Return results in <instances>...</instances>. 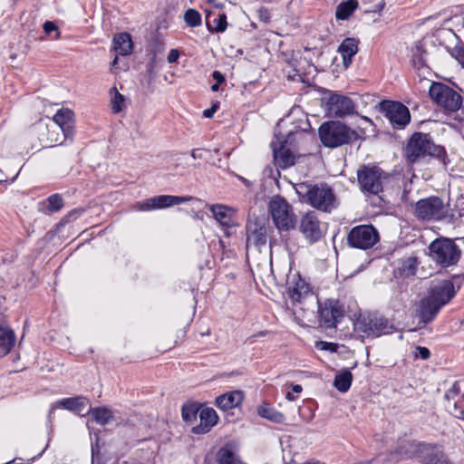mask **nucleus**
<instances>
[{"mask_svg":"<svg viewBox=\"0 0 464 464\" xmlns=\"http://www.w3.org/2000/svg\"><path fill=\"white\" fill-rule=\"evenodd\" d=\"M407 160L415 163L419 160L430 156L439 159L446 166L447 154L442 146L436 145L429 133H413L405 148Z\"/></svg>","mask_w":464,"mask_h":464,"instance_id":"obj_1","label":"nucleus"},{"mask_svg":"<svg viewBox=\"0 0 464 464\" xmlns=\"http://www.w3.org/2000/svg\"><path fill=\"white\" fill-rule=\"evenodd\" d=\"M430 258L439 266L446 268L458 264L461 250L450 238L438 237L428 246Z\"/></svg>","mask_w":464,"mask_h":464,"instance_id":"obj_2","label":"nucleus"},{"mask_svg":"<svg viewBox=\"0 0 464 464\" xmlns=\"http://www.w3.org/2000/svg\"><path fill=\"white\" fill-rule=\"evenodd\" d=\"M319 136L322 143L328 148H337L359 138L355 130L340 121L323 123L319 128Z\"/></svg>","mask_w":464,"mask_h":464,"instance_id":"obj_3","label":"nucleus"},{"mask_svg":"<svg viewBox=\"0 0 464 464\" xmlns=\"http://www.w3.org/2000/svg\"><path fill=\"white\" fill-rule=\"evenodd\" d=\"M354 330L362 338H377L392 334L394 325L378 314H361L354 323Z\"/></svg>","mask_w":464,"mask_h":464,"instance_id":"obj_4","label":"nucleus"},{"mask_svg":"<svg viewBox=\"0 0 464 464\" xmlns=\"http://www.w3.org/2000/svg\"><path fill=\"white\" fill-rule=\"evenodd\" d=\"M268 213L276 227L280 231L294 228L296 218L291 204L282 196H273L268 203Z\"/></svg>","mask_w":464,"mask_h":464,"instance_id":"obj_5","label":"nucleus"},{"mask_svg":"<svg viewBox=\"0 0 464 464\" xmlns=\"http://www.w3.org/2000/svg\"><path fill=\"white\" fill-rule=\"evenodd\" d=\"M299 194L304 193L306 202L312 207L325 212H330L335 208V196L333 189L326 184L321 185H299Z\"/></svg>","mask_w":464,"mask_h":464,"instance_id":"obj_6","label":"nucleus"},{"mask_svg":"<svg viewBox=\"0 0 464 464\" xmlns=\"http://www.w3.org/2000/svg\"><path fill=\"white\" fill-rule=\"evenodd\" d=\"M379 240V232L372 225L355 226L347 235L348 245L362 250L372 248Z\"/></svg>","mask_w":464,"mask_h":464,"instance_id":"obj_7","label":"nucleus"},{"mask_svg":"<svg viewBox=\"0 0 464 464\" xmlns=\"http://www.w3.org/2000/svg\"><path fill=\"white\" fill-rule=\"evenodd\" d=\"M446 208L441 198L429 197L415 203L414 215L423 221H439L446 217Z\"/></svg>","mask_w":464,"mask_h":464,"instance_id":"obj_8","label":"nucleus"},{"mask_svg":"<svg viewBox=\"0 0 464 464\" xmlns=\"http://www.w3.org/2000/svg\"><path fill=\"white\" fill-rule=\"evenodd\" d=\"M429 92L433 101L450 111H457L461 107V95L443 83L432 82Z\"/></svg>","mask_w":464,"mask_h":464,"instance_id":"obj_9","label":"nucleus"},{"mask_svg":"<svg viewBox=\"0 0 464 464\" xmlns=\"http://www.w3.org/2000/svg\"><path fill=\"white\" fill-rule=\"evenodd\" d=\"M357 176L362 190L373 195L382 191L383 182L387 178L384 171L375 166H363L358 169Z\"/></svg>","mask_w":464,"mask_h":464,"instance_id":"obj_10","label":"nucleus"},{"mask_svg":"<svg viewBox=\"0 0 464 464\" xmlns=\"http://www.w3.org/2000/svg\"><path fill=\"white\" fill-rule=\"evenodd\" d=\"M343 314V305L337 300L327 299L324 302H318V321L322 328H335Z\"/></svg>","mask_w":464,"mask_h":464,"instance_id":"obj_11","label":"nucleus"},{"mask_svg":"<svg viewBox=\"0 0 464 464\" xmlns=\"http://www.w3.org/2000/svg\"><path fill=\"white\" fill-rule=\"evenodd\" d=\"M299 231L310 244H314L324 237L325 228L316 213L308 211L300 218Z\"/></svg>","mask_w":464,"mask_h":464,"instance_id":"obj_12","label":"nucleus"},{"mask_svg":"<svg viewBox=\"0 0 464 464\" xmlns=\"http://www.w3.org/2000/svg\"><path fill=\"white\" fill-rule=\"evenodd\" d=\"M325 110L331 117L343 118L353 114L356 106L351 98L332 92L326 100Z\"/></svg>","mask_w":464,"mask_h":464,"instance_id":"obj_13","label":"nucleus"},{"mask_svg":"<svg viewBox=\"0 0 464 464\" xmlns=\"http://www.w3.org/2000/svg\"><path fill=\"white\" fill-rule=\"evenodd\" d=\"M381 106L385 117L389 120L392 127L402 129L410 123V111L402 103L386 101L382 102Z\"/></svg>","mask_w":464,"mask_h":464,"instance_id":"obj_14","label":"nucleus"},{"mask_svg":"<svg viewBox=\"0 0 464 464\" xmlns=\"http://www.w3.org/2000/svg\"><path fill=\"white\" fill-rule=\"evenodd\" d=\"M189 199L190 198L186 197L160 195L147 198L141 202H138L135 208L139 211H151L155 209L169 208L174 205H179L188 201Z\"/></svg>","mask_w":464,"mask_h":464,"instance_id":"obj_15","label":"nucleus"},{"mask_svg":"<svg viewBox=\"0 0 464 464\" xmlns=\"http://www.w3.org/2000/svg\"><path fill=\"white\" fill-rule=\"evenodd\" d=\"M456 295L454 285L450 280L433 282L429 289L428 295L440 307L447 304Z\"/></svg>","mask_w":464,"mask_h":464,"instance_id":"obj_16","label":"nucleus"},{"mask_svg":"<svg viewBox=\"0 0 464 464\" xmlns=\"http://www.w3.org/2000/svg\"><path fill=\"white\" fill-rule=\"evenodd\" d=\"M420 464H451L441 445L425 442L418 459Z\"/></svg>","mask_w":464,"mask_h":464,"instance_id":"obj_17","label":"nucleus"},{"mask_svg":"<svg viewBox=\"0 0 464 464\" xmlns=\"http://www.w3.org/2000/svg\"><path fill=\"white\" fill-rule=\"evenodd\" d=\"M460 388L455 382L445 393V408L454 417L464 420V394L459 397Z\"/></svg>","mask_w":464,"mask_h":464,"instance_id":"obj_18","label":"nucleus"},{"mask_svg":"<svg viewBox=\"0 0 464 464\" xmlns=\"http://www.w3.org/2000/svg\"><path fill=\"white\" fill-rule=\"evenodd\" d=\"M276 140L271 142L276 165L280 169H286L293 166L295 157L292 151L286 148V140L280 139L276 135Z\"/></svg>","mask_w":464,"mask_h":464,"instance_id":"obj_19","label":"nucleus"},{"mask_svg":"<svg viewBox=\"0 0 464 464\" xmlns=\"http://www.w3.org/2000/svg\"><path fill=\"white\" fill-rule=\"evenodd\" d=\"M88 406H90V401L86 397L76 396L64 398L51 405L49 414L51 415L55 409L61 407L65 410L74 411L78 415L85 416L87 415L86 410L88 409Z\"/></svg>","mask_w":464,"mask_h":464,"instance_id":"obj_20","label":"nucleus"},{"mask_svg":"<svg viewBox=\"0 0 464 464\" xmlns=\"http://www.w3.org/2000/svg\"><path fill=\"white\" fill-rule=\"evenodd\" d=\"M268 227L259 222H254L246 227V244L259 250L266 245Z\"/></svg>","mask_w":464,"mask_h":464,"instance_id":"obj_21","label":"nucleus"},{"mask_svg":"<svg viewBox=\"0 0 464 464\" xmlns=\"http://www.w3.org/2000/svg\"><path fill=\"white\" fill-rule=\"evenodd\" d=\"M62 130L64 139H71L74 132L73 112L69 109H61L53 115L52 122Z\"/></svg>","mask_w":464,"mask_h":464,"instance_id":"obj_22","label":"nucleus"},{"mask_svg":"<svg viewBox=\"0 0 464 464\" xmlns=\"http://www.w3.org/2000/svg\"><path fill=\"white\" fill-rule=\"evenodd\" d=\"M209 210L215 220L218 222L221 227L229 228L236 225V210L234 208L222 204H214L209 206Z\"/></svg>","mask_w":464,"mask_h":464,"instance_id":"obj_23","label":"nucleus"},{"mask_svg":"<svg viewBox=\"0 0 464 464\" xmlns=\"http://www.w3.org/2000/svg\"><path fill=\"white\" fill-rule=\"evenodd\" d=\"M287 293L294 302L300 303L310 293L309 285L300 277L299 275H294L287 281Z\"/></svg>","mask_w":464,"mask_h":464,"instance_id":"obj_24","label":"nucleus"},{"mask_svg":"<svg viewBox=\"0 0 464 464\" xmlns=\"http://www.w3.org/2000/svg\"><path fill=\"white\" fill-rule=\"evenodd\" d=\"M426 441L416 440L401 439L398 442L396 453L404 459H419Z\"/></svg>","mask_w":464,"mask_h":464,"instance_id":"obj_25","label":"nucleus"},{"mask_svg":"<svg viewBox=\"0 0 464 464\" xmlns=\"http://www.w3.org/2000/svg\"><path fill=\"white\" fill-rule=\"evenodd\" d=\"M442 307L436 304L429 296L422 298L417 308V316L424 324H430L437 316Z\"/></svg>","mask_w":464,"mask_h":464,"instance_id":"obj_26","label":"nucleus"},{"mask_svg":"<svg viewBox=\"0 0 464 464\" xmlns=\"http://www.w3.org/2000/svg\"><path fill=\"white\" fill-rule=\"evenodd\" d=\"M200 423L192 428L194 434L208 433L218 423V416L214 409L204 408L199 412Z\"/></svg>","mask_w":464,"mask_h":464,"instance_id":"obj_27","label":"nucleus"},{"mask_svg":"<svg viewBox=\"0 0 464 464\" xmlns=\"http://www.w3.org/2000/svg\"><path fill=\"white\" fill-rule=\"evenodd\" d=\"M359 40L356 38L347 37L342 41L338 46V53L343 58V64L348 68L353 63V57L359 51Z\"/></svg>","mask_w":464,"mask_h":464,"instance_id":"obj_28","label":"nucleus"},{"mask_svg":"<svg viewBox=\"0 0 464 464\" xmlns=\"http://www.w3.org/2000/svg\"><path fill=\"white\" fill-rule=\"evenodd\" d=\"M16 343V334L8 325L0 324V358L6 356Z\"/></svg>","mask_w":464,"mask_h":464,"instance_id":"obj_29","label":"nucleus"},{"mask_svg":"<svg viewBox=\"0 0 464 464\" xmlns=\"http://www.w3.org/2000/svg\"><path fill=\"white\" fill-rule=\"evenodd\" d=\"M244 400L243 392L232 391L219 395L216 399V405L222 411H227L239 406Z\"/></svg>","mask_w":464,"mask_h":464,"instance_id":"obj_30","label":"nucleus"},{"mask_svg":"<svg viewBox=\"0 0 464 464\" xmlns=\"http://www.w3.org/2000/svg\"><path fill=\"white\" fill-rule=\"evenodd\" d=\"M113 50L120 55H129L132 53L133 44L131 36L128 33L116 34L112 40Z\"/></svg>","mask_w":464,"mask_h":464,"instance_id":"obj_31","label":"nucleus"},{"mask_svg":"<svg viewBox=\"0 0 464 464\" xmlns=\"http://www.w3.org/2000/svg\"><path fill=\"white\" fill-rule=\"evenodd\" d=\"M45 129L46 137L41 138V140L44 142L46 146L53 147L56 145H62L67 140L63 136L62 130L59 129L57 124H47Z\"/></svg>","mask_w":464,"mask_h":464,"instance_id":"obj_32","label":"nucleus"},{"mask_svg":"<svg viewBox=\"0 0 464 464\" xmlns=\"http://www.w3.org/2000/svg\"><path fill=\"white\" fill-rule=\"evenodd\" d=\"M216 459L218 464H242V461L229 444H226L218 450Z\"/></svg>","mask_w":464,"mask_h":464,"instance_id":"obj_33","label":"nucleus"},{"mask_svg":"<svg viewBox=\"0 0 464 464\" xmlns=\"http://www.w3.org/2000/svg\"><path fill=\"white\" fill-rule=\"evenodd\" d=\"M397 273L401 277H410L415 275L417 269L416 257L410 256L398 260Z\"/></svg>","mask_w":464,"mask_h":464,"instance_id":"obj_34","label":"nucleus"},{"mask_svg":"<svg viewBox=\"0 0 464 464\" xmlns=\"http://www.w3.org/2000/svg\"><path fill=\"white\" fill-rule=\"evenodd\" d=\"M86 413L92 414V419L99 425H106L113 420L112 412L106 407H89Z\"/></svg>","mask_w":464,"mask_h":464,"instance_id":"obj_35","label":"nucleus"},{"mask_svg":"<svg viewBox=\"0 0 464 464\" xmlns=\"http://www.w3.org/2000/svg\"><path fill=\"white\" fill-rule=\"evenodd\" d=\"M357 2L355 0H348L338 5L335 12V18L337 20H347L350 15L357 8Z\"/></svg>","mask_w":464,"mask_h":464,"instance_id":"obj_36","label":"nucleus"},{"mask_svg":"<svg viewBox=\"0 0 464 464\" xmlns=\"http://www.w3.org/2000/svg\"><path fill=\"white\" fill-rule=\"evenodd\" d=\"M353 374L349 371H343L338 373L334 382V387L341 392H346L352 384Z\"/></svg>","mask_w":464,"mask_h":464,"instance_id":"obj_37","label":"nucleus"},{"mask_svg":"<svg viewBox=\"0 0 464 464\" xmlns=\"http://www.w3.org/2000/svg\"><path fill=\"white\" fill-rule=\"evenodd\" d=\"M258 414L261 417L276 423L282 422L285 419L284 415L281 412L274 410L269 406V404L266 403L263 404L258 408Z\"/></svg>","mask_w":464,"mask_h":464,"instance_id":"obj_38","label":"nucleus"},{"mask_svg":"<svg viewBox=\"0 0 464 464\" xmlns=\"http://www.w3.org/2000/svg\"><path fill=\"white\" fill-rule=\"evenodd\" d=\"M184 21L190 27H197L201 24V15L195 9H188L184 14Z\"/></svg>","mask_w":464,"mask_h":464,"instance_id":"obj_39","label":"nucleus"},{"mask_svg":"<svg viewBox=\"0 0 464 464\" xmlns=\"http://www.w3.org/2000/svg\"><path fill=\"white\" fill-rule=\"evenodd\" d=\"M198 411V408L196 404H185L181 409L182 419L187 422H191L196 420Z\"/></svg>","mask_w":464,"mask_h":464,"instance_id":"obj_40","label":"nucleus"},{"mask_svg":"<svg viewBox=\"0 0 464 464\" xmlns=\"http://www.w3.org/2000/svg\"><path fill=\"white\" fill-rule=\"evenodd\" d=\"M213 23L215 24V28L211 29L208 22H207L210 31H215L217 33L225 32L227 26V15L225 14H219L218 18L214 19Z\"/></svg>","mask_w":464,"mask_h":464,"instance_id":"obj_41","label":"nucleus"},{"mask_svg":"<svg viewBox=\"0 0 464 464\" xmlns=\"http://www.w3.org/2000/svg\"><path fill=\"white\" fill-rule=\"evenodd\" d=\"M44 32L46 35L51 36L52 39H59L60 31L58 26L52 21L44 22L43 25Z\"/></svg>","mask_w":464,"mask_h":464,"instance_id":"obj_42","label":"nucleus"},{"mask_svg":"<svg viewBox=\"0 0 464 464\" xmlns=\"http://www.w3.org/2000/svg\"><path fill=\"white\" fill-rule=\"evenodd\" d=\"M450 54L464 67V46L462 44H456L450 51Z\"/></svg>","mask_w":464,"mask_h":464,"instance_id":"obj_43","label":"nucleus"},{"mask_svg":"<svg viewBox=\"0 0 464 464\" xmlns=\"http://www.w3.org/2000/svg\"><path fill=\"white\" fill-rule=\"evenodd\" d=\"M114 97L111 101V109L114 112H120L122 110L121 104L124 102L125 99L116 89H114Z\"/></svg>","mask_w":464,"mask_h":464,"instance_id":"obj_44","label":"nucleus"},{"mask_svg":"<svg viewBox=\"0 0 464 464\" xmlns=\"http://www.w3.org/2000/svg\"><path fill=\"white\" fill-rule=\"evenodd\" d=\"M48 201L52 211H57L63 207V198L57 194L50 196Z\"/></svg>","mask_w":464,"mask_h":464,"instance_id":"obj_45","label":"nucleus"},{"mask_svg":"<svg viewBox=\"0 0 464 464\" xmlns=\"http://www.w3.org/2000/svg\"><path fill=\"white\" fill-rule=\"evenodd\" d=\"M257 16L259 21L263 23H268L270 21V12L266 7H261L257 11Z\"/></svg>","mask_w":464,"mask_h":464,"instance_id":"obj_46","label":"nucleus"},{"mask_svg":"<svg viewBox=\"0 0 464 464\" xmlns=\"http://www.w3.org/2000/svg\"><path fill=\"white\" fill-rule=\"evenodd\" d=\"M430 353L428 348L422 347V346H417L416 347V357H420L422 360H427L430 358Z\"/></svg>","mask_w":464,"mask_h":464,"instance_id":"obj_47","label":"nucleus"},{"mask_svg":"<svg viewBox=\"0 0 464 464\" xmlns=\"http://www.w3.org/2000/svg\"><path fill=\"white\" fill-rule=\"evenodd\" d=\"M179 53L178 50L176 49H172L170 50V52L169 53V55H168V62L169 63H173L175 62H177V60L179 59Z\"/></svg>","mask_w":464,"mask_h":464,"instance_id":"obj_48","label":"nucleus"},{"mask_svg":"<svg viewBox=\"0 0 464 464\" xmlns=\"http://www.w3.org/2000/svg\"><path fill=\"white\" fill-rule=\"evenodd\" d=\"M218 108V104H213L210 108L208 109H206L204 111H203V115L206 117V118H212L214 113L217 111Z\"/></svg>","mask_w":464,"mask_h":464,"instance_id":"obj_49","label":"nucleus"},{"mask_svg":"<svg viewBox=\"0 0 464 464\" xmlns=\"http://www.w3.org/2000/svg\"><path fill=\"white\" fill-rule=\"evenodd\" d=\"M212 77L218 84H221L226 81L225 76L219 71H214L212 72Z\"/></svg>","mask_w":464,"mask_h":464,"instance_id":"obj_50","label":"nucleus"},{"mask_svg":"<svg viewBox=\"0 0 464 464\" xmlns=\"http://www.w3.org/2000/svg\"><path fill=\"white\" fill-rule=\"evenodd\" d=\"M335 347H336V344H334L333 343H325L324 346V349L331 350V351H335Z\"/></svg>","mask_w":464,"mask_h":464,"instance_id":"obj_51","label":"nucleus"},{"mask_svg":"<svg viewBox=\"0 0 464 464\" xmlns=\"http://www.w3.org/2000/svg\"><path fill=\"white\" fill-rule=\"evenodd\" d=\"M191 157L193 159H200L202 156H201V153H199V150H193L191 151Z\"/></svg>","mask_w":464,"mask_h":464,"instance_id":"obj_52","label":"nucleus"},{"mask_svg":"<svg viewBox=\"0 0 464 464\" xmlns=\"http://www.w3.org/2000/svg\"><path fill=\"white\" fill-rule=\"evenodd\" d=\"M302 390H303V388H302V386H301V385H299V384H295V385H293V386H292V391H293L294 392H295V393H299V392H302Z\"/></svg>","mask_w":464,"mask_h":464,"instance_id":"obj_53","label":"nucleus"},{"mask_svg":"<svg viewBox=\"0 0 464 464\" xmlns=\"http://www.w3.org/2000/svg\"><path fill=\"white\" fill-rule=\"evenodd\" d=\"M285 397H286V399H287L288 401H295V397L294 396V394H293V393H291L290 392H288L286 393Z\"/></svg>","mask_w":464,"mask_h":464,"instance_id":"obj_54","label":"nucleus"},{"mask_svg":"<svg viewBox=\"0 0 464 464\" xmlns=\"http://www.w3.org/2000/svg\"><path fill=\"white\" fill-rule=\"evenodd\" d=\"M219 85L220 84H218V83H215L211 86V91L212 92H218L219 90Z\"/></svg>","mask_w":464,"mask_h":464,"instance_id":"obj_55","label":"nucleus"},{"mask_svg":"<svg viewBox=\"0 0 464 464\" xmlns=\"http://www.w3.org/2000/svg\"><path fill=\"white\" fill-rule=\"evenodd\" d=\"M303 464H324V463L318 461V460H312V461L304 462Z\"/></svg>","mask_w":464,"mask_h":464,"instance_id":"obj_56","label":"nucleus"},{"mask_svg":"<svg viewBox=\"0 0 464 464\" xmlns=\"http://www.w3.org/2000/svg\"><path fill=\"white\" fill-rule=\"evenodd\" d=\"M117 63H118V56H116V57L113 59V61L111 62V65H112V66H114V65H116V64H117Z\"/></svg>","mask_w":464,"mask_h":464,"instance_id":"obj_57","label":"nucleus"},{"mask_svg":"<svg viewBox=\"0 0 464 464\" xmlns=\"http://www.w3.org/2000/svg\"><path fill=\"white\" fill-rule=\"evenodd\" d=\"M240 179L246 185L249 186V181L246 179L245 178H240Z\"/></svg>","mask_w":464,"mask_h":464,"instance_id":"obj_58","label":"nucleus"},{"mask_svg":"<svg viewBox=\"0 0 464 464\" xmlns=\"http://www.w3.org/2000/svg\"><path fill=\"white\" fill-rule=\"evenodd\" d=\"M48 447V444L46 445V447L44 449H43V451L39 454V456H41L43 454L44 451H45V449Z\"/></svg>","mask_w":464,"mask_h":464,"instance_id":"obj_59","label":"nucleus"},{"mask_svg":"<svg viewBox=\"0 0 464 464\" xmlns=\"http://www.w3.org/2000/svg\"><path fill=\"white\" fill-rule=\"evenodd\" d=\"M23 464V462H21ZM27 464H30V462H27Z\"/></svg>","mask_w":464,"mask_h":464,"instance_id":"obj_60","label":"nucleus"}]
</instances>
